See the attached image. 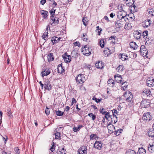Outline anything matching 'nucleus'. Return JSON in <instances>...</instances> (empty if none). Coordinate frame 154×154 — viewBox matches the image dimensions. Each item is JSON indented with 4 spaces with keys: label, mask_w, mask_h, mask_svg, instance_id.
Listing matches in <instances>:
<instances>
[{
    "label": "nucleus",
    "mask_w": 154,
    "mask_h": 154,
    "mask_svg": "<svg viewBox=\"0 0 154 154\" xmlns=\"http://www.w3.org/2000/svg\"><path fill=\"white\" fill-rule=\"evenodd\" d=\"M56 10H50V13L51 16L50 18V23L51 25L54 24L56 25L59 23V18L57 15H55Z\"/></svg>",
    "instance_id": "1"
},
{
    "label": "nucleus",
    "mask_w": 154,
    "mask_h": 154,
    "mask_svg": "<svg viewBox=\"0 0 154 154\" xmlns=\"http://www.w3.org/2000/svg\"><path fill=\"white\" fill-rule=\"evenodd\" d=\"M123 97L124 99L129 104H132L133 103V95L132 93L129 91H128L125 92L124 93Z\"/></svg>",
    "instance_id": "2"
},
{
    "label": "nucleus",
    "mask_w": 154,
    "mask_h": 154,
    "mask_svg": "<svg viewBox=\"0 0 154 154\" xmlns=\"http://www.w3.org/2000/svg\"><path fill=\"white\" fill-rule=\"evenodd\" d=\"M86 80V79L84 75L80 74L76 78V82L78 83L82 84Z\"/></svg>",
    "instance_id": "3"
},
{
    "label": "nucleus",
    "mask_w": 154,
    "mask_h": 154,
    "mask_svg": "<svg viewBox=\"0 0 154 154\" xmlns=\"http://www.w3.org/2000/svg\"><path fill=\"white\" fill-rule=\"evenodd\" d=\"M82 52L84 55L86 56H88L91 54V49L90 50L88 46L87 45L85 46L82 49Z\"/></svg>",
    "instance_id": "4"
},
{
    "label": "nucleus",
    "mask_w": 154,
    "mask_h": 154,
    "mask_svg": "<svg viewBox=\"0 0 154 154\" xmlns=\"http://www.w3.org/2000/svg\"><path fill=\"white\" fill-rule=\"evenodd\" d=\"M125 23V19H120L116 21L115 26L118 28L122 27Z\"/></svg>",
    "instance_id": "5"
},
{
    "label": "nucleus",
    "mask_w": 154,
    "mask_h": 154,
    "mask_svg": "<svg viewBox=\"0 0 154 154\" xmlns=\"http://www.w3.org/2000/svg\"><path fill=\"white\" fill-rule=\"evenodd\" d=\"M43 88H44L45 90H47L50 91L51 90L52 88V86L51 84L50 83V81L48 80H46L44 84Z\"/></svg>",
    "instance_id": "6"
},
{
    "label": "nucleus",
    "mask_w": 154,
    "mask_h": 154,
    "mask_svg": "<svg viewBox=\"0 0 154 154\" xmlns=\"http://www.w3.org/2000/svg\"><path fill=\"white\" fill-rule=\"evenodd\" d=\"M114 78L116 81L122 85L126 83V81H122V78L121 77V76L120 75H118L117 74V75H115L114 76Z\"/></svg>",
    "instance_id": "7"
},
{
    "label": "nucleus",
    "mask_w": 154,
    "mask_h": 154,
    "mask_svg": "<svg viewBox=\"0 0 154 154\" xmlns=\"http://www.w3.org/2000/svg\"><path fill=\"white\" fill-rule=\"evenodd\" d=\"M150 101L144 100H142L140 104L141 106L143 108H147L149 106Z\"/></svg>",
    "instance_id": "8"
},
{
    "label": "nucleus",
    "mask_w": 154,
    "mask_h": 154,
    "mask_svg": "<svg viewBox=\"0 0 154 154\" xmlns=\"http://www.w3.org/2000/svg\"><path fill=\"white\" fill-rule=\"evenodd\" d=\"M143 119L146 121H149L151 119V116L149 112H147L143 114L142 117Z\"/></svg>",
    "instance_id": "9"
},
{
    "label": "nucleus",
    "mask_w": 154,
    "mask_h": 154,
    "mask_svg": "<svg viewBox=\"0 0 154 154\" xmlns=\"http://www.w3.org/2000/svg\"><path fill=\"white\" fill-rule=\"evenodd\" d=\"M102 143L101 141H96L94 144V147L100 150L102 147Z\"/></svg>",
    "instance_id": "10"
},
{
    "label": "nucleus",
    "mask_w": 154,
    "mask_h": 154,
    "mask_svg": "<svg viewBox=\"0 0 154 154\" xmlns=\"http://www.w3.org/2000/svg\"><path fill=\"white\" fill-rule=\"evenodd\" d=\"M148 51L145 47L143 45H142L140 48V53L143 55L146 56L147 55Z\"/></svg>",
    "instance_id": "11"
},
{
    "label": "nucleus",
    "mask_w": 154,
    "mask_h": 154,
    "mask_svg": "<svg viewBox=\"0 0 154 154\" xmlns=\"http://www.w3.org/2000/svg\"><path fill=\"white\" fill-rule=\"evenodd\" d=\"M146 84L149 87L154 86V79L153 78H148L146 80Z\"/></svg>",
    "instance_id": "12"
},
{
    "label": "nucleus",
    "mask_w": 154,
    "mask_h": 154,
    "mask_svg": "<svg viewBox=\"0 0 154 154\" xmlns=\"http://www.w3.org/2000/svg\"><path fill=\"white\" fill-rule=\"evenodd\" d=\"M133 35L135 38L137 39H139L141 36V31L140 30H137L134 32Z\"/></svg>",
    "instance_id": "13"
},
{
    "label": "nucleus",
    "mask_w": 154,
    "mask_h": 154,
    "mask_svg": "<svg viewBox=\"0 0 154 154\" xmlns=\"http://www.w3.org/2000/svg\"><path fill=\"white\" fill-rule=\"evenodd\" d=\"M151 20L149 19H147L142 23V25L144 28L148 27L150 26Z\"/></svg>",
    "instance_id": "14"
},
{
    "label": "nucleus",
    "mask_w": 154,
    "mask_h": 154,
    "mask_svg": "<svg viewBox=\"0 0 154 154\" xmlns=\"http://www.w3.org/2000/svg\"><path fill=\"white\" fill-rule=\"evenodd\" d=\"M134 0H126L125 3L128 6L131 7H133L134 8V9H135L136 6L134 5Z\"/></svg>",
    "instance_id": "15"
},
{
    "label": "nucleus",
    "mask_w": 154,
    "mask_h": 154,
    "mask_svg": "<svg viewBox=\"0 0 154 154\" xmlns=\"http://www.w3.org/2000/svg\"><path fill=\"white\" fill-rule=\"evenodd\" d=\"M63 57L66 63H69L71 61V57L69 55H67V53H65Z\"/></svg>",
    "instance_id": "16"
},
{
    "label": "nucleus",
    "mask_w": 154,
    "mask_h": 154,
    "mask_svg": "<svg viewBox=\"0 0 154 154\" xmlns=\"http://www.w3.org/2000/svg\"><path fill=\"white\" fill-rule=\"evenodd\" d=\"M96 67L97 68L100 69H103L104 67V64L102 61H98L95 64Z\"/></svg>",
    "instance_id": "17"
},
{
    "label": "nucleus",
    "mask_w": 154,
    "mask_h": 154,
    "mask_svg": "<svg viewBox=\"0 0 154 154\" xmlns=\"http://www.w3.org/2000/svg\"><path fill=\"white\" fill-rule=\"evenodd\" d=\"M78 152L79 154H86L87 152V149L84 146H82L79 149Z\"/></svg>",
    "instance_id": "18"
},
{
    "label": "nucleus",
    "mask_w": 154,
    "mask_h": 154,
    "mask_svg": "<svg viewBox=\"0 0 154 154\" xmlns=\"http://www.w3.org/2000/svg\"><path fill=\"white\" fill-rule=\"evenodd\" d=\"M51 73V70L49 68H46L45 69H44L42 72V77L44 76H47L49 74Z\"/></svg>",
    "instance_id": "19"
},
{
    "label": "nucleus",
    "mask_w": 154,
    "mask_h": 154,
    "mask_svg": "<svg viewBox=\"0 0 154 154\" xmlns=\"http://www.w3.org/2000/svg\"><path fill=\"white\" fill-rule=\"evenodd\" d=\"M61 38H58L56 36H53L52 37L51 41L53 43V44L54 45V44H56L60 40Z\"/></svg>",
    "instance_id": "20"
},
{
    "label": "nucleus",
    "mask_w": 154,
    "mask_h": 154,
    "mask_svg": "<svg viewBox=\"0 0 154 154\" xmlns=\"http://www.w3.org/2000/svg\"><path fill=\"white\" fill-rule=\"evenodd\" d=\"M118 14V16L119 15L122 16V17H120L122 18L121 19H125V18L127 15V14L125 12L124 10H121V11H119Z\"/></svg>",
    "instance_id": "21"
},
{
    "label": "nucleus",
    "mask_w": 154,
    "mask_h": 154,
    "mask_svg": "<svg viewBox=\"0 0 154 154\" xmlns=\"http://www.w3.org/2000/svg\"><path fill=\"white\" fill-rule=\"evenodd\" d=\"M40 13L45 19L47 18V16L48 14V13L47 11L45 10H41Z\"/></svg>",
    "instance_id": "22"
},
{
    "label": "nucleus",
    "mask_w": 154,
    "mask_h": 154,
    "mask_svg": "<svg viewBox=\"0 0 154 154\" xmlns=\"http://www.w3.org/2000/svg\"><path fill=\"white\" fill-rule=\"evenodd\" d=\"M151 92L149 90H144L142 92V94L145 96L150 97Z\"/></svg>",
    "instance_id": "23"
},
{
    "label": "nucleus",
    "mask_w": 154,
    "mask_h": 154,
    "mask_svg": "<svg viewBox=\"0 0 154 154\" xmlns=\"http://www.w3.org/2000/svg\"><path fill=\"white\" fill-rule=\"evenodd\" d=\"M57 69L58 72L59 73H61L64 71V69L63 68L62 64H59L58 65Z\"/></svg>",
    "instance_id": "24"
},
{
    "label": "nucleus",
    "mask_w": 154,
    "mask_h": 154,
    "mask_svg": "<svg viewBox=\"0 0 154 154\" xmlns=\"http://www.w3.org/2000/svg\"><path fill=\"white\" fill-rule=\"evenodd\" d=\"M106 40L105 39H102L100 40L99 41V45L101 48H102L104 47Z\"/></svg>",
    "instance_id": "25"
},
{
    "label": "nucleus",
    "mask_w": 154,
    "mask_h": 154,
    "mask_svg": "<svg viewBox=\"0 0 154 154\" xmlns=\"http://www.w3.org/2000/svg\"><path fill=\"white\" fill-rule=\"evenodd\" d=\"M130 48L134 50L136 49L137 48V45L136 44V43L134 42H131L130 43Z\"/></svg>",
    "instance_id": "26"
},
{
    "label": "nucleus",
    "mask_w": 154,
    "mask_h": 154,
    "mask_svg": "<svg viewBox=\"0 0 154 154\" xmlns=\"http://www.w3.org/2000/svg\"><path fill=\"white\" fill-rule=\"evenodd\" d=\"M83 127V126L82 125H78L77 127H74L73 129L75 132H76L77 131H79L81 128Z\"/></svg>",
    "instance_id": "27"
},
{
    "label": "nucleus",
    "mask_w": 154,
    "mask_h": 154,
    "mask_svg": "<svg viewBox=\"0 0 154 154\" xmlns=\"http://www.w3.org/2000/svg\"><path fill=\"white\" fill-rule=\"evenodd\" d=\"M107 82L109 86L113 87L114 86L115 82L114 80L112 79L109 80Z\"/></svg>",
    "instance_id": "28"
},
{
    "label": "nucleus",
    "mask_w": 154,
    "mask_h": 154,
    "mask_svg": "<svg viewBox=\"0 0 154 154\" xmlns=\"http://www.w3.org/2000/svg\"><path fill=\"white\" fill-rule=\"evenodd\" d=\"M47 59L48 62L53 61L54 60V57H53V54L50 53L48 56Z\"/></svg>",
    "instance_id": "29"
},
{
    "label": "nucleus",
    "mask_w": 154,
    "mask_h": 154,
    "mask_svg": "<svg viewBox=\"0 0 154 154\" xmlns=\"http://www.w3.org/2000/svg\"><path fill=\"white\" fill-rule=\"evenodd\" d=\"M146 153V150L145 149H143V148L141 147L140 148H139L138 152V154H145Z\"/></svg>",
    "instance_id": "30"
},
{
    "label": "nucleus",
    "mask_w": 154,
    "mask_h": 154,
    "mask_svg": "<svg viewBox=\"0 0 154 154\" xmlns=\"http://www.w3.org/2000/svg\"><path fill=\"white\" fill-rule=\"evenodd\" d=\"M107 127L108 128V129L109 131H113V130L115 129V128L114 126L112 125H107Z\"/></svg>",
    "instance_id": "31"
},
{
    "label": "nucleus",
    "mask_w": 154,
    "mask_h": 154,
    "mask_svg": "<svg viewBox=\"0 0 154 154\" xmlns=\"http://www.w3.org/2000/svg\"><path fill=\"white\" fill-rule=\"evenodd\" d=\"M123 66L119 65L116 69V70L118 72L120 73L122 72L124 70Z\"/></svg>",
    "instance_id": "32"
},
{
    "label": "nucleus",
    "mask_w": 154,
    "mask_h": 154,
    "mask_svg": "<svg viewBox=\"0 0 154 154\" xmlns=\"http://www.w3.org/2000/svg\"><path fill=\"white\" fill-rule=\"evenodd\" d=\"M123 130L122 129L120 128L117 130H115V134L117 136H118L122 132Z\"/></svg>",
    "instance_id": "33"
},
{
    "label": "nucleus",
    "mask_w": 154,
    "mask_h": 154,
    "mask_svg": "<svg viewBox=\"0 0 154 154\" xmlns=\"http://www.w3.org/2000/svg\"><path fill=\"white\" fill-rule=\"evenodd\" d=\"M102 30V29L101 28H100L99 26L96 27V32L98 34V35H100Z\"/></svg>",
    "instance_id": "34"
},
{
    "label": "nucleus",
    "mask_w": 154,
    "mask_h": 154,
    "mask_svg": "<svg viewBox=\"0 0 154 154\" xmlns=\"http://www.w3.org/2000/svg\"><path fill=\"white\" fill-rule=\"evenodd\" d=\"M119 58L121 59L122 61H125L127 59V58L126 57H127V56H125L124 55L120 54L119 55Z\"/></svg>",
    "instance_id": "35"
},
{
    "label": "nucleus",
    "mask_w": 154,
    "mask_h": 154,
    "mask_svg": "<svg viewBox=\"0 0 154 154\" xmlns=\"http://www.w3.org/2000/svg\"><path fill=\"white\" fill-rule=\"evenodd\" d=\"M104 56L105 57H107L110 54L109 49L107 48V50H105L103 51Z\"/></svg>",
    "instance_id": "36"
},
{
    "label": "nucleus",
    "mask_w": 154,
    "mask_h": 154,
    "mask_svg": "<svg viewBox=\"0 0 154 154\" xmlns=\"http://www.w3.org/2000/svg\"><path fill=\"white\" fill-rule=\"evenodd\" d=\"M111 122L112 123L115 124L117 122V116H113L111 118Z\"/></svg>",
    "instance_id": "37"
},
{
    "label": "nucleus",
    "mask_w": 154,
    "mask_h": 154,
    "mask_svg": "<svg viewBox=\"0 0 154 154\" xmlns=\"http://www.w3.org/2000/svg\"><path fill=\"white\" fill-rule=\"evenodd\" d=\"M7 112L8 116L11 118L12 117V115L11 112V109L10 108H8L7 109Z\"/></svg>",
    "instance_id": "38"
},
{
    "label": "nucleus",
    "mask_w": 154,
    "mask_h": 154,
    "mask_svg": "<svg viewBox=\"0 0 154 154\" xmlns=\"http://www.w3.org/2000/svg\"><path fill=\"white\" fill-rule=\"evenodd\" d=\"M131 23H128L125 24L124 28L125 29L129 30L131 28Z\"/></svg>",
    "instance_id": "39"
},
{
    "label": "nucleus",
    "mask_w": 154,
    "mask_h": 154,
    "mask_svg": "<svg viewBox=\"0 0 154 154\" xmlns=\"http://www.w3.org/2000/svg\"><path fill=\"white\" fill-rule=\"evenodd\" d=\"M126 154H136V153L134 150L128 149L126 152Z\"/></svg>",
    "instance_id": "40"
},
{
    "label": "nucleus",
    "mask_w": 154,
    "mask_h": 154,
    "mask_svg": "<svg viewBox=\"0 0 154 154\" xmlns=\"http://www.w3.org/2000/svg\"><path fill=\"white\" fill-rule=\"evenodd\" d=\"M55 139H60L61 137L60 133L59 132H56L55 133Z\"/></svg>",
    "instance_id": "41"
},
{
    "label": "nucleus",
    "mask_w": 154,
    "mask_h": 154,
    "mask_svg": "<svg viewBox=\"0 0 154 154\" xmlns=\"http://www.w3.org/2000/svg\"><path fill=\"white\" fill-rule=\"evenodd\" d=\"M97 135L96 134H92L90 137L91 140H93L97 138Z\"/></svg>",
    "instance_id": "42"
},
{
    "label": "nucleus",
    "mask_w": 154,
    "mask_h": 154,
    "mask_svg": "<svg viewBox=\"0 0 154 154\" xmlns=\"http://www.w3.org/2000/svg\"><path fill=\"white\" fill-rule=\"evenodd\" d=\"M88 115L90 117H91L92 119L93 120H94L96 119V116L95 115L93 114L92 113H89L88 114Z\"/></svg>",
    "instance_id": "43"
},
{
    "label": "nucleus",
    "mask_w": 154,
    "mask_h": 154,
    "mask_svg": "<svg viewBox=\"0 0 154 154\" xmlns=\"http://www.w3.org/2000/svg\"><path fill=\"white\" fill-rule=\"evenodd\" d=\"M82 21L83 22V24L85 26H86V23L88 21V20H87V17H84L83 18Z\"/></svg>",
    "instance_id": "44"
},
{
    "label": "nucleus",
    "mask_w": 154,
    "mask_h": 154,
    "mask_svg": "<svg viewBox=\"0 0 154 154\" xmlns=\"http://www.w3.org/2000/svg\"><path fill=\"white\" fill-rule=\"evenodd\" d=\"M66 149L64 148H62L59 152V154H65Z\"/></svg>",
    "instance_id": "45"
},
{
    "label": "nucleus",
    "mask_w": 154,
    "mask_h": 154,
    "mask_svg": "<svg viewBox=\"0 0 154 154\" xmlns=\"http://www.w3.org/2000/svg\"><path fill=\"white\" fill-rule=\"evenodd\" d=\"M56 113L58 116H61L63 114L64 112H62L58 110V111H56Z\"/></svg>",
    "instance_id": "46"
},
{
    "label": "nucleus",
    "mask_w": 154,
    "mask_h": 154,
    "mask_svg": "<svg viewBox=\"0 0 154 154\" xmlns=\"http://www.w3.org/2000/svg\"><path fill=\"white\" fill-rule=\"evenodd\" d=\"M48 36V32H46V30L45 31V32L44 33L43 35L42 36V38L44 40H46V37Z\"/></svg>",
    "instance_id": "47"
},
{
    "label": "nucleus",
    "mask_w": 154,
    "mask_h": 154,
    "mask_svg": "<svg viewBox=\"0 0 154 154\" xmlns=\"http://www.w3.org/2000/svg\"><path fill=\"white\" fill-rule=\"evenodd\" d=\"M150 146H148V151L150 152H152L154 151L153 150V145H149Z\"/></svg>",
    "instance_id": "48"
},
{
    "label": "nucleus",
    "mask_w": 154,
    "mask_h": 154,
    "mask_svg": "<svg viewBox=\"0 0 154 154\" xmlns=\"http://www.w3.org/2000/svg\"><path fill=\"white\" fill-rule=\"evenodd\" d=\"M100 112L102 114L104 115L106 113V111L105 110V109L104 108H100Z\"/></svg>",
    "instance_id": "49"
},
{
    "label": "nucleus",
    "mask_w": 154,
    "mask_h": 154,
    "mask_svg": "<svg viewBox=\"0 0 154 154\" xmlns=\"http://www.w3.org/2000/svg\"><path fill=\"white\" fill-rule=\"evenodd\" d=\"M148 31H145L143 32V38H146L148 35Z\"/></svg>",
    "instance_id": "50"
},
{
    "label": "nucleus",
    "mask_w": 154,
    "mask_h": 154,
    "mask_svg": "<svg viewBox=\"0 0 154 154\" xmlns=\"http://www.w3.org/2000/svg\"><path fill=\"white\" fill-rule=\"evenodd\" d=\"M113 116H116V115L117 114V111L116 109H113L112 110Z\"/></svg>",
    "instance_id": "51"
},
{
    "label": "nucleus",
    "mask_w": 154,
    "mask_h": 154,
    "mask_svg": "<svg viewBox=\"0 0 154 154\" xmlns=\"http://www.w3.org/2000/svg\"><path fill=\"white\" fill-rule=\"evenodd\" d=\"M82 38L84 41H86L87 40V36L85 34H83Z\"/></svg>",
    "instance_id": "52"
},
{
    "label": "nucleus",
    "mask_w": 154,
    "mask_h": 154,
    "mask_svg": "<svg viewBox=\"0 0 154 154\" xmlns=\"http://www.w3.org/2000/svg\"><path fill=\"white\" fill-rule=\"evenodd\" d=\"M92 99L93 100H95V101L96 102H97V103L100 102L101 101V100H102L101 99H97V98H95L94 97Z\"/></svg>",
    "instance_id": "53"
},
{
    "label": "nucleus",
    "mask_w": 154,
    "mask_h": 154,
    "mask_svg": "<svg viewBox=\"0 0 154 154\" xmlns=\"http://www.w3.org/2000/svg\"><path fill=\"white\" fill-rule=\"evenodd\" d=\"M124 84L123 85L122 84V89L125 90V89L127 88L128 85L126 84Z\"/></svg>",
    "instance_id": "54"
},
{
    "label": "nucleus",
    "mask_w": 154,
    "mask_h": 154,
    "mask_svg": "<svg viewBox=\"0 0 154 154\" xmlns=\"http://www.w3.org/2000/svg\"><path fill=\"white\" fill-rule=\"evenodd\" d=\"M45 112L47 115H48L50 114V111L49 109L47 107L45 109Z\"/></svg>",
    "instance_id": "55"
},
{
    "label": "nucleus",
    "mask_w": 154,
    "mask_h": 154,
    "mask_svg": "<svg viewBox=\"0 0 154 154\" xmlns=\"http://www.w3.org/2000/svg\"><path fill=\"white\" fill-rule=\"evenodd\" d=\"M15 151L16 152V154H19L20 152L19 151V149L18 147H16L15 148Z\"/></svg>",
    "instance_id": "56"
},
{
    "label": "nucleus",
    "mask_w": 154,
    "mask_h": 154,
    "mask_svg": "<svg viewBox=\"0 0 154 154\" xmlns=\"http://www.w3.org/2000/svg\"><path fill=\"white\" fill-rule=\"evenodd\" d=\"M151 134L152 133H151V131H149L148 132V136H149V137H153V139H154V137L153 136L154 134Z\"/></svg>",
    "instance_id": "57"
},
{
    "label": "nucleus",
    "mask_w": 154,
    "mask_h": 154,
    "mask_svg": "<svg viewBox=\"0 0 154 154\" xmlns=\"http://www.w3.org/2000/svg\"><path fill=\"white\" fill-rule=\"evenodd\" d=\"M104 115H106L108 118H111L112 117V116L110 115L109 113L108 112H106Z\"/></svg>",
    "instance_id": "58"
},
{
    "label": "nucleus",
    "mask_w": 154,
    "mask_h": 154,
    "mask_svg": "<svg viewBox=\"0 0 154 154\" xmlns=\"http://www.w3.org/2000/svg\"><path fill=\"white\" fill-rule=\"evenodd\" d=\"M149 14H151L152 16H154V10L149 11Z\"/></svg>",
    "instance_id": "59"
},
{
    "label": "nucleus",
    "mask_w": 154,
    "mask_h": 154,
    "mask_svg": "<svg viewBox=\"0 0 154 154\" xmlns=\"http://www.w3.org/2000/svg\"><path fill=\"white\" fill-rule=\"evenodd\" d=\"M54 145H53L50 149V150L52 152H54L55 151V149H54Z\"/></svg>",
    "instance_id": "60"
},
{
    "label": "nucleus",
    "mask_w": 154,
    "mask_h": 154,
    "mask_svg": "<svg viewBox=\"0 0 154 154\" xmlns=\"http://www.w3.org/2000/svg\"><path fill=\"white\" fill-rule=\"evenodd\" d=\"M76 102L75 100L74 99V98H73L72 100V104L71 105H72L74 103H75Z\"/></svg>",
    "instance_id": "61"
},
{
    "label": "nucleus",
    "mask_w": 154,
    "mask_h": 154,
    "mask_svg": "<svg viewBox=\"0 0 154 154\" xmlns=\"http://www.w3.org/2000/svg\"><path fill=\"white\" fill-rule=\"evenodd\" d=\"M80 45L79 42H74V45L75 46H79V45Z\"/></svg>",
    "instance_id": "62"
},
{
    "label": "nucleus",
    "mask_w": 154,
    "mask_h": 154,
    "mask_svg": "<svg viewBox=\"0 0 154 154\" xmlns=\"http://www.w3.org/2000/svg\"><path fill=\"white\" fill-rule=\"evenodd\" d=\"M46 2V0H41L40 1L41 4L42 5H44Z\"/></svg>",
    "instance_id": "63"
},
{
    "label": "nucleus",
    "mask_w": 154,
    "mask_h": 154,
    "mask_svg": "<svg viewBox=\"0 0 154 154\" xmlns=\"http://www.w3.org/2000/svg\"><path fill=\"white\" fill-rule=\"evenodd\" d=\"M116 36H111L109 38V40H112L113 39L114 40L115 39Z\"/></svg>",
    "instance_id": "64"
}]
</instances>
